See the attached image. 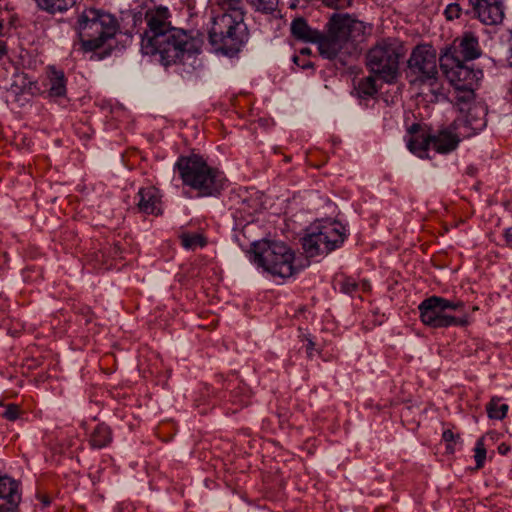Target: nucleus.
Listing matches in <instances>:
<instances>
[{"label": "nucleus", "mask_w": 512, "mask_h": 512, "mask_svg": "<svg viewBox=\"0 0 512 512\" xmlns=\"http://www.w3.org/2000/svg\"><path fill=\"white\" fill-rule=\"evenodd\" d=\"M169 11L166 7L148 10L145 13L147 28L141 37V47L145 54H159L163 65L197 62L200 51V40L185 30L171 27L167 20Z\"/></svg>", "instance_id": "1"}, {"label": "nucleus", "mask_w": 512, "mask_h": 512, "mask_svg": "<svg viewBox=\"0 0 512 512\" xmlns=\"http://www.w3.org/2000/svg\"><path fill=\"white\" fill-rule=\"evenodd\" d=\"M364 30V23L350 14L333 13L325 25V32L320 31L315 42L319 54L328 60L339 58L343 61L354 49L351 38L355 33H364Z\"/></svg>", "instance_id": "2"}, {"label": "nucleus", "mask_w": 512, "mask_h": 512, "mask_svg": "<svg viewBox=\"0 0 512 512\" xmlns=\"http://www.w3.org/2000/svg\"><path fill=\"white\" fill-rule=\"evenodd\" d=\"M174 169L178 171L184 186L197 191L198 197H216L224 189L226 178L218 168L208 165L197 154L180 156Z\"/></svg>", "instance_id": "3"}, {"label": "nucleus", "mask_w": 512, "mask_h": 512, "mask_svg": "<svg viewBox=\"0 0 512 512\" xmlns=\"http://www.w3.org/2000/svg\"><path fill=\"white\" fill-rule=\"evenodd\" d=\"M76 30L84 52H96L119 30L116 17L100 9L87 8L78 16Z\"/></svg>", "instance_id": "4"}, {"label": "nucleus", "mask_w": 512, "mask_h": 512, "mask_svg": "<svg viewBox=\"0 0 512 512\" xmlns=\"http://www.w3.org/2000/svg\"><path fill=\"white\" fill-rule=\"evenodd\" d=\"M245 12L223 13L213 18L208 39L213 49L226 56H234L248 40Z\"/></svg>", "instance_id": "5"}, {"label": "nucleus", "mask_w": 512, "mask_h": 512, "mask_svg": "<svg viewBox=\"0 0 512 512\" xmlns=\"http://www.w3.org/2000/svg\"><path fill=\"white\" fill-rule=\"evenodd\" d=\"M251 261L273 276L288 278L300 267L295 264L294 252L283 242L262 240L251 245Z\"/></svg>", "instance_id": "6"}, {"label": "nucleus", "mask_w": 512, "mask_h": 512, "mask_svg": "<svg viewBox=\"0 0 512 512\" xmlns=\"http://www.w3.org/2000/svg\"><path fill=\"white\" fill-rule=\"evenodd\" d=\"M347 237L345 227L338 221H318L302 238V248L308 257L327 255L340 248Z\"/></svg>", "instance_id": "7"}, {"label": "nucleus", "mask_w": 512, "mask_h": 512, "mask_svg": "<svg viewBox=\"0 0 512 512\" xmlns=\"http://www.w3.org/2000/svg\"><path fill=\"white\" fill-rule=\"evenodd\" d=\"M402 46L395 39H384L373 46L366 55L369 71L379 76L386 83H393L399 72V60Z\"/></svg>", "instance_id": "8"}, {"label": "nucleus", "mask_w": 512, "mask_h": 512, "mask_svg": "<svg viewBox=\"0 0 512 512\" xmlns=\"http://www.w3.org/2000/svg\"><path fill=\"white\" fill-rule=\"evenodd\" d=\"M436 49L429 44L417 45L407 61L406 75L411 84L434 86L438 81Z\"/></svg>", "instance_id": "9"}, {"label": "nucleus", "mask_w": 512, "mask_h": 512, "mask_svg": "<svg viewBox=\"0 0 512 512\" xmlns=\"http://www.w3.org/2000/svg\"><path fill=\"white\" fill-rule=\"evenodd\" d=\"M439 67L455 89L476 87L483 77L482 70H475L460 59L455 46H446L441 50Z\"/></svg>", "instance_id": "10"}, {"label": "nucleus", "mask_w": 512, "mask_h": 512, "mask_svg": "<svg viewBox=\"0 0 512 512\" xmlns=\"http://www.w3.org/2000/svg\"><path fill=\"white\" fill-rule=\"evenodd\" d=\"M421 322L431 328L465 327L469 324L468 314L453 316L444 310L440 296L424 299L418 306Z\"/></svg>", "instance_id": "11"}, {"label": "nucleus", "mask_w": 512, "mask_h": 512, "mask_svg": "<svg viewBox=\"0 0 512 512\" xmlns=\"http://www.w3.org/2000/svg\"><path fill=\"white\" fill-rule=\"evenodd\" d=\"M486 115V108L481 103L470 105L452 122V128L458 130L462 138L474 136L486 127Z\"/></svg>", "instance_id": "12"}, {"label": "nucleus", "mask_w": 512, "mask_h": 512, "mask_svg": "<svg viewBox=\"0 0 512 512\" xmlns=\"http://www.w3.org/2000/svg\"><path fill=\"white\" fill-rule=\"evenodd\" d=\"M474 15L485 25H498L504 19L503 0H469Z\"/></svg>", "instance_id": "13"}, {"label": "nucleus", "mask_w": 512, "mask_h": 512, "mask_svg": "<svg viewBox=\"0 0 512 512\" xmlns=\"http://www.w3.org/2000/svg\"><path fill=\"white\" fill-rule=\"evenodd\" d=\"M462 135L458 130L452 128V124L445 129L440 130L435 135H427L422 138V145L420 149H424L426 146H431L436 152L441 154H447L454 151Z\"/></svg>", "instance_id": "14"}, {"label": "nucleus", "mask_w": 512, "mask_h": 512, "mask_svg": "<svg viewBox=\"0 0 512 512\" xmlns=\"http://www.w3.org/2000/svg\"><path fill=\"white\" fill-rule=\"evenodd\" d=\"M20 502L19 482L0 473V512H18Z\"/></svg>", "instance_id": "15"}, {"label": "nucleus", "mask_w": 512, "mask_h": 512, "mask_svg": "<svg viewBox=\"0 0 512 512\" xmlns=\"http://www.w3.org/2000/svg\"><path fill=\"white\" fill-rule=\"evenodd\" d=\"M451 46L457 48V55H461L462 61H473L482 55L478 37L471 31H466L457 37Z\"/></svg>", "instance_id": "16"}, {"label": "nucleus", "mask_w": 512, "mask_h": 512, "mask_svg": "<svg viewBox=\"0 0 512 512\" xmlns=\"http://www.w3.org/2000/svg\"><path fill=\"white\" fill-rule=\"evenodd\" d=\"M137 208L139 212L144 214L158 215L160 213V199L161 195L159 190L154 186L140 188L137 193Z\"/></svg>", "instance_id": "17"}, {"label": "nucleus", "mask_w": 512, "mask_h": 512, "mask_svg": "<svg viewBox=\"0 0 512 512\" xmlns=\"http://www.w3.org/2000/svg\"><path fill=\"white\" fill-rule=\"evenodd\" d=\"M290 31L296 40L313 44L317 41L320 32L319 30L310 27L306 19L303 17L295 18L292 21Z\"/></svg>", "instance_id": "18"}, {"label": "nucleus", "mask_w": 512, "mask_h": 512, "mask_svg": "<svg viewBox=\"0 0 512 512\" xmlns=\"http://www.w3.org/2000/svg\"><path fill=\"white\" fill-rule=\"evenodd\" d=\"M37 7L51 15L64 13L76 5L78 0H34Z\"/></svg>", "instance_id": "19"}, {"label": "nucleus", "mask_w": 512, "mask_h": 512, "mask_svg": "<svg viewBox=\"0 0 512 512\" xmlns=\"http://www.w3.org/2000/svg\"><path fill=\"white\" fill-rule=\"evenodd\" d=\"M90 445L95 449H102L112 442L111 428L104 424H98L90 435Z\"/></svg>", "instance_id": "20"}, {"label": "nucleus", "mask_w": 512, "mask_h": 512, "mask_svg": "<svg viewBox=\"0 0 512 512\" xmlns=\"http://www.w3.org/2000/svg\"><path fill=\"white\" fill-rule=\"evenodd\" d=\"M354 90L360 100L373 99L378 93L375 78L371 75L360 79L355 85Z\"/></svg>", "instance_id": "21"}, {"label": "nucleus", "mask_w": 512, "mask_h": 512, "mask_svg": "<svg viewBox=\"0 0 512 512\" xmlns=\"http://www.w3.org/2000/svg\"><path fill=\"white\" fill-rule=\"evenodd\" d=\"M49 95L52 97H62L66 94V81L62 71L53 69L50 74Z\"/></svg>", "instance_id": "22"}, {"label": "nucleus", "mask_w": 512, "mask_h": 512, "mask_svg": "<svg viewBox=\"0 0 512 512\" xmlns=\"http://www.w3.org/2000/svg\"><path fill=\"white\" fill-rule=\"evenodd\" d=\"M475 87H467V88H459L457 89L459 91L458 95L456 96V106L458 107L460 113H464L465 110L470 105L477 104L474 102L475 93H474Z\"/></svg>", "instance_id": "23"}, {"label": "nucleus", "mask_w": 512, "mask_h": 512, "mask_svg": "<svg viewBox=\"0 0 512 512\" xmlns=\"http://www.w3.org/2000/svg\"><path fill=\"white\" fill-rule=\"evenodd\" d=\"M489 418L502 420L508 411V405L501 403L499 398H492L486 407Z\"/></svg>", "instance_id": "24"}, {"label": "nucleus", "mask_w": 512, "mask_h": 512, "mask_svg": "<svg viewBox=\"0 0 512 512\" xmlns=\"http://www.w3.org/2000/svg\"><path fill=\"white\" fill-rule=\"evenodd\" d=\"M181 244L186 249L195 250L196 248L204 247L207 244L206 238L202 234L183 233L180 236Z\"/></svg>", "instance_id": "25"}, {"label": "nucleus", "mask_w": 512, "mask_h": 512, "mask_svg": "<svg viewBox=\"0 0 512 512\" xmlns=\"http://www.w3.org/2000/svg\"><path fill=\"white\" fill-rule=\"evenodd\" d=\"M247 2L256 10L262 13L271 14L278 6V0H247Z\"/></svg>", "instance_id": "26"}, {"label": "nucleus", "mask_w": 512, "mask_h": 512, "mask_svg": "<svg viewBox=\"0 0 512 512\" xmlns=\"http://www.w3.org/2000/svg\"><path fill=\"white\" fill-rule=\"evenodd\" d=\"M485 437H481L477 440L475 448H474V459L476 462V469H481L484 466L486 459V447H485Z\"/></svg>", "instance_id": "27"}, {"label": "nucleus", "mask_w": 512, "mask_h": 512, "mask_svg": "<svg viewBox=\"0 0 512 512\" xmlns=\"http://www.w3.org/2000/svg\"><path fill=\"white\" fill-rule=\"evenodd\" d=\"M427 135L421 134L420 136L410 137L407 140V148L414 154L418 155L419 157H422L424 153L427 152L431 146H426L423 150L420 149L423 147L422 145V138L426 137Z\"/></svg>", "instance_id": "28"}, {"label": "nucleus", "mask_w": 512, "mask_h": 512, "mask_svg": "<svg viewBox=\"0 0 512 512\" xmlns=\"http://www.w3.org/2000/svg\"><path fill=\"white\" fill-rule=\"evenodd\" d=\"M339 284L341 292L348 295H352L359 287L358 282L352 277L343 278Z\"/></svg>", "instance_id": "29"}, {"label": "nucleus", "mask_w": 512, "mask_h": 512, "mask_svg": "<svg viewBox=\"0 0 512 512\" xmlns=\"http://www.w3.org/2000/svg\"><path fill=\"white\" fill-rule=\"evenodd\" d=\"M441 303L444 307V310L446 312L448 311H459L462 312V315L465 313L464 308L465 304L463 301L460 300H449L446 298L441 297Z\"/></svg>", "instance_id": "30"}, {"label": "nucleus", "mask_w": 512, "mask_h": 512, "mask_svg": "<svg viewBox=\"0 0 512 512\" xmlns=\"http://www.w3.org/2000/svg\"><path fill=\"white\" fill-rule=\"evenodd\" d=\"M328 8L344 10L352 6L353 0H320Z\"/></svg>", "instance_id": "31"}, {"label": "nucleus", "mask_w": 512, "mask_h": 512, "mask_svg": "<svg viewBox=\"0 0 512 512\" xmlns=\"http://www.w3.org/2000/svg\"><path fill=\"white\" fill-rule=\"evenodd\" d=\"M221 4L228 10L226 13L244 12L243 0H221Z\"/></svg>", "instance_id": "32"}, {"label": "nucleus", "mask_w": 512, "mask_h": 512, "mask_svg": "<svg viewBox=\"0 0 512 512\" xmlns=\"http://www.w3.org/2000/svg\"><path fill=\"white\" fill-rule=\"evenodd\" d=\"M238 197L240 199V206L239 207H236L234 210L235 212L232 213L233 216L237 217L236 216V213H240V218H243V211L244 212H247V213H251L252 210L254 209V206L250 204V200H248L247 197H243L242 194H238Z\"/></svg>", "instance_id": "33"}, {"label": "nucleus", "mask_w": 512, "mask_h": 512, "mask_svg": "<svg viewBox=\"0 0 512 512\" xmlns=\"http://www.w3.org/2000/svg\"><path fill=\"white\" fill-rule=\"evenodd\" d=\"M461 12H462L461 6L455 2V3H450L449 5H447V7L444 11V14L446 16V19L451 21L454 19H458L461 15Z\"/></svg>", "instance_id": "34"}, {"label": "nucleus", "mask_w": 512, "mask_h": 512, "mask_svg": "<svg viewBox=\"0 0 512 512\" xmlns=\"http://www.w3.org/2000/svg\"><path fill=\"white\" fill-rule=\"evenodd\" d=\"M19 414V407L15 404H9L3 413V417L9 421H15L16 419H18Z\"/></svg>", "instance_id": "35"}, {"label": "nucleus", "mask_w": 512, "mask_h": 512, "mask_svg": "<svg viewBox=\"0 0 512 512\" xmlns=\"http://www.w3.org/2000/svg\"><path fill=\"white\" fill-rule=\"evenodd\" d=\"M7 34V29L4 25V20L0 18V59L7 53L6 42L3 38Z\"/></svg>", "instance_id": "36"}, {"label": "nucleus", "mask_w": 512, "mask_h": 512, "mask_svg": "<svg viewBox=\"0 0 512 512\" xmlns=\"http://www.w3.org/2000/svg\"><path fill=\"white\" fill-rule=\"evenodd\" d=\"M456 438H459V435H455L450 429H447L442 434V439L447 442V450L453 451L450 443L454 442Z\"/></svg>", "instance_id": "37"}, {"label": "nucleus", "mask_w": 512, "mask_h": 512, "mask_svg": "<svg viewBox=\"0 0 512 512\" xmlns=\"http://www.w3.org/2000/svg\"><path fill=\"white\" fill-rule=\"evenodd\" d=\"M292 61L297 66H299L302 69H308V68H313L314 67V65H313V63L311 61H309V60H301L300 57L297 56V55L293 56Z\"/></svg>", "instance_id": "38"}, {"label": "nucleus", "mask_w": 512, "mask_h": 512, "mask_svg": "<svg viewBox=\"0 0 512 512\" xmlns=\"http://www.w3.org/2000/svg\"><path fill=\"white\" fill-rule=\"evenodd\" d=\"M122 252H123V248L121 246V244L119 242L115 243L110 251H109V255L116 258V257H122Z\"/></svg>", "instance_id": "39"}, {"label": "nucleus", "mask_w": 512, "mask_h": 512, "mask_svg": "<svg viewBox=\"0 0 512 512\" xmlns=\"http://www.w3.org/2000/svg\"><path fill=\"white\" fill-rule=\"evenodd\" d=\"M507 63L510 68H512V30L510 31V37L508 41V52H507Z\"/></svg>", "instance_id": "40"}, {"label": "nucleus", "mask_w": 512, "mask_h": 512, "mask_svg": "<svg viewBox=\"0 0 512 512\" xmlns=\"http://www.w3.org/2000/svg\"><path fill=\"white\" fill-rule=\"evenodd\" d=\"M420 130H421V126H420V124H418V123H413V124L408 128V133L411 135V137H414L413 135L418 136L417 134L420 132Z\"/></svg>", "instance_id": "41"}, {"label": "nucleus", "mask_w": 512, "mask_h": 512, "mask_svg": "<svg viewBox=\"0 0 512 512\" xmlns=\"http://www.w3.org/2000/svg\"><path fill=\"white\" fill-rule=\"evenodd\" d=\"M314 349H315V343L313 342V340L307 339L306 352H307L308 357H312Z\"/></svg>", "instance_id": "42"}, {"label": "nucleus", "mask_w": 512, "mask_h": 512, "mask_svg": "<svg viewBox=\"0 0 512 512\" xmlns=\"http://www.w3.org/2000/svg\"><path fill=\"white\" fill-rule=\"evenodd\" d=\"M504 236L506 243L512 248V226L505 230Z\"/></svg>", "instance_id": "43"}, {"label": "nucleus", "mask_w": 512, "mask_h": 512, "mask_svg": "<svg viewBox=\"0 0 512 512\" xmlns=\"http://www.w3.org/2000/svg\"><path fill=\"white\" fill-rule=\"evenodd\" d=\"M498 453L501 454V455H506L510 452L511 448L508 444L506 443H501L499 446H498Z\"/></svg>", "instance_id": "44"}, {"label": "nucleus", "mask_w": 512, "mask_h": 512, "mask_svg": "<svg viewBox=\"0 0 512 512\" xmlns=\"http://www.w3.org/2000/svg\"><path fill=\"white\" fill-rule=\"evenodd\" d=\"M112 48L105 49L102 53L96 54L97 60H102L111 54Z\"/></svg>", "instance_id": "45"}, {"label": "nucleus", "mask_w": 512, "mask_h": 512, "mask_svg": "<svg viewBox=\"0 0 512 512\" xmlns=\"http://www.w3.org/2000/svg\"><path fill=\"white\" fill-rule=\"evenodd\" d=\"M38 499L43 503L44 506H49L51 501L47 495H39Z\"/></svg>", "instance_id": "46"}, {"label": "nucleus", "mask_w": 512, "mask_h": 512, "mask_svg": "<svg viewBox=\"0 0 512 512\" xmlns=\"http://www.w3.org/2000/svg\"><path fill=\"white\" fill-rule=\"evenodd\" d=\"M477 173V168L474 167V166H468L467 169H466V174L470 175V176H475Z\"/></svg>", "instance_id": "47"}, {"label": "nucleus", "mask_w": 512, "mask_h": 512, "mask_svg": "<svg viewBox=\"0 0 512 512\" xmlns=\"http://www.w3.org/2000/svg\"><path fill=\"white\" fill-rule=\"evenodd\" d=\"M300 54L301 55H310L311 54V50L309 48H302L300 50Z\"/></svg>", "instance_id": "48"}, {"label": "nucleus", "mask_w": 512, "mask_h": 512, "mask_svg": "<svg viewBox=\"0 0 512 512\" xmlns=\"http://www.w3.org/2000/svg\"><path fill=\"white\" fill-rule=\"evenodd\" d=\"M141 19H142V14H141V13H139V14H135V15H134V23H135V24H136V22H137L138 20H140V21H141Z\"/></svg>", "instance_id": "49"}, {"label": "nucleus", "mask_w": 512, "mask_h": 512, "mask_svg": "<svg viewBox=\"0 0 512 512\" xmlns=\"http://www.w3.org/2000/svg\"><path fill=\"white\" fill-rule=\"evenodd\" d=\"M510 90H512V80H511V82H510Z\"/></svg>", "instance_id": "50"}]
</instances>
